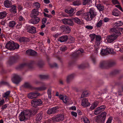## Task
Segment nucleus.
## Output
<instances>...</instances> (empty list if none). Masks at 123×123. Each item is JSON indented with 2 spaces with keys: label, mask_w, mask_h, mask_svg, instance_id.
Returning <instances> with one entry per match:
<instances>
[{
  "label": "nucleus",
  "mask_w": 123,
  "mask_h": 123,
  "mask_svg": "<svg viewBox=\"0 0 123 123\" xmlns=\"http://www.w3.org/2000/svg\"><path fill=\"white\" fill-rule=\"evenodd\" d=\"M38 108L35 109L31 111L29 110H26L22 111L19 114V118L21 121H25L30 118L31 116L34 115L37 113L38 110Z\"/></svg>",
  "instance_id": "f257e3e1"
},
{
  "label": "nucleus",
  "mask_w": 123,
  "mask_h": 123,
  "mask_svg": "<svg viewBox=\"0 0 123 123\" xmlns=\"http://www.w3.org/2000/svg\"><path fill=\"white\" fill-rule=\"evenodd\" d=\"M110 31L112 32V34L108 36L106 39L108 43H110L116 39L121 34V33L118 30L115 28H111Z\"/></svg>",
  "instance_id": "f03ea898"
},
{
  "label": "nucleus",
  "mask_w": 123,
  "mask_h": 123,
  "mask_svg": "<svg viewBox=\"0 0 123 123\" xmlns=\"http://www.w3.org/2000/svg\"><path fill=\"white\" fill-rule=\"evenodd\" d=\"M97 15V13L94 8H91L88 12L85 14V18L87 21H90L94 18Z\"/></svg>",
  "instance_id": "7ed1b4c3"
},
{
  "label": "nucleus",
  "mask_w": 123,
  "mask_h": 123,
  "mask_svg": "<svg viewBox=\"0 0 123 123\" xmlns=\"http://www.w3.org/2000/svg\"><path fill=\"white\" fill-rule=\"evenodd\" d=\"M116 64V62L112 60L104 61L100 63V67L102 68H107L108 67H112Z\"/></svg>",
  "instance_id": "20e7f679"
},
{
  "label": "nucleus",
  "mask_w": 123,
  "mask_h": 123,
  "mask_svg": "<svg viewBox=\"0 0 123 123\" xmlns=\"http://www.w3.org/2000/svg\"><path fill=\"white\" fill-rule=\"evenodd\" d=\"M5 47L8 49L13 50L18 48L19 45L17 43L14 42L13 41H10L6 43Z\"/></svg>",
  "instance_id": "39448f33"
},
{
  "label": "nucleus",
  "mask_w": 123,
  "mask_h": 123,
  "mask_svg": "<svg viewBox=\"0 0 123 123\" xmlns=\"http://www.w3.org/2000/svg\"><path fill=\"white\" fill-rule=\"evenodd\" d=\"M106 115L107 113L105 112H103L100 115L97 117L96 118V122L98 123H104Z\"/></svg>",
  "instance_id": "423d86ee"
},
{
  "label": "nucleus",
  "mask_w": 123,
  "mask_h": 123,
  "mask_svg": "<svg viewBox=\"0 0 123 123\" xmlns=\"http://www.w3.org/2000/svg\"><path fill=\"white\" fill-rule=\"evenodd\" d=\"M43 103L41 100L40 99H35L32 100L31 102V105L35 107L40 106Z\"/></svg>",
  "instance_id": "0eeeda50"
},
{
  "label": "nucleus",
  "mask_w": 123,
  "mask_h": 123,
  "mask_svg": "<svg viewBox=\"0 0 123 123\" xmlns=\"http://www.w3.org/2000/svg\"><path fill=\"white\" fill-rule=\"evenodd\" d=\"M12 80L13 83L18 84L21 81V79L19 75L16 74H14L13 75Z\"/></svg>",
  "instance_id": "6e6552de"
},
{
  "label": "nucleus",
  "mask_w": 123,
  "mask_h": 123,
  "mask_svg": "<svg viewBox=\"0 0 123 123\" xmlns=\"http://www.w3.org/2000/svg\"><path fill=\"white\" fill-rule=\"evenodd\" d=\"M61 20L64 25H69L70 26H72L74 25V23L72 19H71L65 18Z\"/></svg>",
  "instance_id": "1a4fd4ad"
},
{
  "label": "nucleus",
  "mask_w": 123,
  "mask_h": 123,
  "mask_svg": "<svg viewBox=\"0 0 123 123\" xmlns=\"http://www.w3.org/2000/svg\"><path fill=\"white\" fill-rule=\"evenodd\" d=\"M64 119V115L62 114L57 115L54 117V120L55 122H59L62 121Z\"/></svg>",
  "instance_id": "9d476101"
},
{
  "label": "nucleus",
  "mask_w": 123,
  "mask_h": 123,
  "mask_svg": "<svg viewBox=\"0 0 123 123\" xmlns=\"http://www.w3.org/2000/svg\"><path fill=\"white\" fill-rule=\"evenodd\" d=\"M40 94L37 92H31L28 95V98L30 99H32L37 98L39 96Z\"/></svg>",
  "instance_id": "9b49d317"
},
{
  "label": "nucleus",
  "mask_w": 123,
  "mask_h": 123,
  "mask_svg": "<svg viewBox=\"0 0 123 123\" xmlns=\"http://www.w3.org/2000/svg\"><path fill=\"white\" fill-rule=\"evenodd\" d=\"M60 27L62 30L66 33H69L70 32V27L68 26L62 25Z\"/></svg>",
  "instance_id": "f8f14e48"
},
{
  "label": "nucleus",
  "mask_w": 123,
  "mask_h": 123,
  "mask_svg": "<svg viewBox=\"0 0 123 123\" xmlns=\"http://www.w3.org/2000/svg\"><path fill=\"white\" fill-rule=\"evenodd\" d=\"M58 107H56L49 109L47 111V113L49 115L58 112Z\"/></svg>",
  "instance_id": "ddd939ff"
},
{
  "label": "nucleus",
  "mask_w": 123,
  "mask_h": 123,
  "mask_svg": "<svg viewBox=\"0 0 123 123\" xmlns=\"http://www.w3.org/2000/svg\"><path fill=\"white\" fill-rule=\"evenodd\" d=\"M27 31L29 32L34 33L36 32V28L33 26H26Z\"/></svg>",
  "instance_id": "4468645a"
},
{
  "label": "nucleus",
  "mask_w": 123,
  "mask_h": 123,
  "mask_svg": "<svg viewBox=\"0 0 123 123\" xmlns=\"http://www.w3.org/2000/svg\"><path fill=\"white\" fill-rule=\"evenodd\" d=\"M18 59V57L17 56H12L10 57L8 62V64L9 65H11L15 62Z\"/></svg>",
  "instance_id": "2eb2a0df"
},
{
  "label": "nucleus",
  "mask_w": 123,
  "mask_h": 123,
  "mask_svg": "<svg viewBox=\"0 0 123 123\" xmlns=\"http://www.w3.org/2000/svg\"><path fill=\"white\" fill-rule=\"evenodd\" d=\"M34 18H32L33 19H31L29 21V22L33 24H37L39 22L40 20L39 18L34 17Z\"/></svg>",
  "instance_id": "dca6fc26"
},
{
  "label": "nucleus",
  "mask_w": 123,
  "mask_h": 123,
  "mask_svg": "<svg viewBox=\"0 0 123 123\" xmlns=\"http://www.w3.org/2000/svg\"><path fill=\"white\" fill-rule=\"evenodd\" d=\"M38 12L37 9H34L31 12L30 16L31 18H34L38 15Z\"/></svg>",
  "instance_id": "f3484780"
},
{
  "label": "nucleus",
  "mask_w": 123,
  "mask_h": 123,
  "mask_svg": "<svg viewBox=\"0 0 123 123\" xmlns=\"http://www.w3.org/2000/svg\"><path fill=\"white\" fill-rule=\"evenodd\" d=\"M27 54L30 55L35 56L37 55V53L34 50L29 49L26 51Z\"/></svg>",
  "instance_id": "a211bd4d"
},
{
  "label": "nucleus",
  "mask_w": 123,
  "mask_h": 123,
  "mask_svg": "<svg viewBox=\"0 0 123 123\" xmlns=\"http://www.w3.org/2000/svg\"><path fill=\"white\" fill-rule=\"evenodd\" d=\"M68 39V37L66 35L62 36L58 38V40L61 42H64L66 41Z\"/></svg>",
  "instance_id": "6ab92c4d"
},
{
  "label": "nucleus",
  "mask_w": 123,
  "mask_h": 123,
  "mask_svg": "<svg viewBox=\"0 0 123 123\" xmlns=\"http://www.w3.org/2000/svg\"><path fill=\"white\" fill-rule=\"evenodd\" d=\"M81 105L83 106H89L90 104L88 102V100L86 98L83 99L81 102Z\"/></svg>",
  "instance_id": "aec40b11"
},
{
  "label": "nucleus",
  "mask_w": 123,
  "mask_h": 123,
  "mask_svg": "<svg viewBox=\"0 0 123 123\" xmlns=\"http://www.w3.org/2000/svg\"><path fill=\"white\" fill-rule=\"evenodd\" d=\"M109 49L106 48L105 49H102L101 51V55L103 56L105 55L110 53Z\"/></svg>",
  "instance_id": "412c9836"
},
{
  "label": "nucleus",
  "mask_w": 123,
  "mask_h": 123,
  "mask_svg": "<svg viewBox=\"0 0 123 123\" xmlns=\"http://www.w3.org/2000/svg\"><path fill=\"white\" fill-rule=\"evenodd\" d=\"M84 50L82 49H80L78 50L75 53H74L72 55V56L74 57H75L84 52Z\"/></svg>",
  "instance_id": "4be33fe9"
},
{
  "label": "nucleus",
  "mask_w": 123,
  "mask_h": 123,
  "mask_svg": "<svg viewBox=\"0 0 123 123\" xmlns=\"http://www.w3.org/2000/svg\"><path fill=\"white\" fill-rule=\"evenodd\" d=\"M43 86H42L37 88L36 89L39 91H43L46 90L47 89V87L46 84L43 83Z\"/></svg>",
  "instance_id": "5701e85b"
},
{
  "label": "nucleus",
  "mask_w": 123,
  "mask_h": 123,
  "mask_svg": "<svg viewBox=\"0 0 123 123\" xmlns=\"http://www.w3.org/2000/svg\"><path fill=\"white\" fill-rule=\"evenodd\" d=\"M4 4L5 6L9 8L11 7L12 6V4L11 2L8 0H5L4 1Z\"/></svg>",
  "instance_id": "b1692460"
},
{
  "label": "nucleus",
  "mask_w": 123,
  "mask_h": 123,
  "mask_svg": "<svg viewBox=\"0 0 123 123\" xmlns=\"http://www.w3.org/2000/svg\"><path fill=\"white\" fill-rule=\"evenodd\" d=\"M101 37L99 36H96V37L95 44L98 46L100 44Z\"/></svg>",
  "instance_id": "393cba45"
},
{
  "label": "nucleus",
  "mask_w": 123,
  "mask_h": 123,
  "mask_svg": "<svg viewBox=\"0 0 123 123\" xmlns=\"http://www.w3.org/2000/svg\"><path fill=\"white\" fill-rule=\"evenodd\" d=\"M73 20L75 23L81 25L82 23V21L78 18L76 17L73 18Z\"/></svg>",
  "instance_id": "a878e982"
},
{
  "label": "nucleus",
  "mask_w": 123,
  "mask_h": 123,
  "mask_svg": "<svg viewBox=\"0 0 123 123\" xmlns=\"http://www.w3.org/2000/svg\"><path fill=\"white\" fill-rule=\"evenodd\" d=\"M96 6L100 12L103 11L104 9V6L102 4H97L96 5Z\"/></svg>",
  "instance_id": "bb28decb"
},
{
  "label": "nucleus",
  "mask_w": 123,
  "mask_h": 123,
  "mask_svg": "<svg viewBox=\"0 0 123 123\" xmlns=\"http://www.w3.org/2000/svg\"><path fill=\"white\" fill-rule=\"evenodd\" d=\"M123 25V23L121 21H118L113 24V26L114 27H117L122 26Z\"/></svg>",
  "instance_id": "cd10ccee"
},
{
  "label": "nucleus",
  "mask_w": 123,
  "mask_h": 123,
  "mask_svg": "<svg viewBox=\"0 0 123 123\" xmlns=\"http://www.w3.org/2000/svg\"><path fill=\"white\" fill-rule=\"evenodd\" d=\"M74 74H71L68 75L67 78V81L69 83L74 78Z\"/></svg>",
  "instance_id": "c85d7f7f"
},
{
  "label": "nucleus",
  "mask_w": 123,
  "mask_h": 123,
  "mask_svg": "<svg viewBox=\"0 0 123 123\" xmlns=\"http://www.w3.org/2000/svg\"><path fill=\"white\" fill-rule=\"evenodd\" d=\"M19 40L21 42L25 43L29 42V40L27 38L24 37H20L19 38Z\"/></svg>",
  "instance_id": "c756f323"
},
{
  "label": "nucleus",
  "mask_w": 123,
  "mask_h": 123,
  "mask_svg": "<svg viewBox=\"0 0 123 123\" xmlns=\"http://www.w3.org/2000/svg\"><path fill=\"white\" fill-rule=\"evenodd\" d=\"M16 6L14 5L12 6L10 10V11L13 13H15L16 12L17 10L16 8Z\"/></svg>",
  "instance_id": "7c9ffc66"
},
{
  "label": "nucleus",
  "mask_w": 123,
  "mask_h": 123,
  "mask_svg": "<svg viewBox=\"0 0 123 123\" xmlns=\"http://www.w3.org/2000/svg\"><path fill=\"white\" fill-rule=\"evenodd\" d=\"M99 102L97 101H96L94 102L93 105L90 107V108L91 110H93L94 109L98 104Z\"/></svg>",
  "instance_id": "2f4dec72"
},
{
  "label": "nucleus",
  "mask_w": 123,
  "mask_h": 123,
  "mask_svg": "<svg viewBox=\"0 0 123 123\" xmlns=\"http://www.w3.org/2000/svg\"><path fill=\"white\" fill-rule=\"evenodd\" d=\"M33 7L36 8V9H38L39 8L40 6V4L36 2H35L33 3Z\"/></svg>",
  "instance_id": "473e14b6"
},
{
  "label": "nucleus",
  "mask_w": 123,
  "mask_h": 123,
  "mask_svg": "<svg viewBox=\"0 0 123 123\" xmlns=\"http://www.w3.org/2000/svg\"><path fill=\"white\" fill-rule=\"evenodd\" d=\"M7 14L6 12H3L0 13V18L1 19L5 17Z\"/></svg>",
  "instance_id": "72a5a7b5"
},
{
  "label": "nucleus",
  "mask_w": 123,
  "mask_h": 123,
  "mask_svg": "<svg viewBox=\"0 0 123 123\" xmlns=\"http://www.w3.org/2000/svg\"><path fill=\"white\" fill-rule=\"evenodd\" d=\"M44 64V62L41 60L38 61L37 63V66L40 68L42 67Z\"/></svg>",
  "instance_id": "f704fd0d"
},
{
  "label": "nucleus",
  "mask_w": 123,
  "mask_h": 123,
  "mask_svg": "<svg viewBox=\"0 0 123 123\" xmlns=\"http://www.w3.org/2000/svg\"><path fill=\"white\" fill-rule=\"evenodd\" d=\"M42 117V115L41 113L38 114L36 116V119L37 121H39L41 120Z\"/></svg>",
  "instance_id": "c9c22d12"
},
{
  "label": "nucleus",
  "mask_w": 123,
  "mask_h": 123,
  "mask_svg": "<svg viewBox=\"0 0 123 123\" xmlns=\"http://www.w3.org/2000/svg\"><path fill=\"white\" fill-rule=\"evenodd\" d=\"M68 43H73L74 42L75 40L74 37L70 36L68 38Z\"/></svg>",
  "instance_id": "e433bc0d"
},
{
  "label": "nucleus",
  "mask_w": 123,
  "mask_h": 123,
  "mask_svg": "<svg viewBox=\"0 0 123 123\" xmlns=\"http://www.w3.org/2000/svg\"><path fill=\"white\" fill-rule=\"evenodd\" d=\"M101 112H102L101 111L98 107L95 110L94 113L95 115H97L100 113Z\"/></svg>",
  "instance_id": "4c0bfd02"
},
{
  "label": "nucleus",
  "mask_w": 123,
  "mask_h": 123,
  "mask_svg": "<svg viewBox=\"0 0 123 123\" xmlns=\"http://www.w3.org/2000/svg\"><path fill=\"white\" fill-rule=\"evenodd\" d=\"M10 91H8L2 95L3 97L5 98L6 99H7L8 96L10 95Z\"/></svg>",
  "instance_id": "58836bf2"
},
{
  "label": "nucleus",
  "mask_w": 123,
  "mask_h": 123,
  "mask_svg": "<svg viewBox=\"0 0 123 123\" xmlns=\"http://www.w3.org/2000/svg\"><path fill=\"white\" fill-rule=\"evenodd\" d=\"M16 24V22L13 21H11L9 22L8 26L11 27H13Z\"/></svg>",
  "instance_id": "ea45409f"
},
{
  "label": "nucleus",
  "mask_w": 123,
  "mask_h": 123,
  "mask_svg": "<svg viewBox=\"0 0 123 123\" xmlns=\"http://www.w3.org/2000/svg\"><path fill=\"white\" fill-rule=\"evenodd\" d=\"M52 90L51 88L47 90V94L48 95V97L50 99H51L52 96H51V92Z\"/></svg>",
  "instance_id": "a19ab883"
},
{
  "label": "nucleus",
  "mask_w": 123,
  "mask_h": 123,
  "mask_svg": "<svg viewBox=\"0 0 123 123\" xmlns=\"http://www.w3.org/2000/svg\"><path fill=\"white\" fill-rule=\"evenodd\" d=\"M81 120L84 122V123H90L88 119L86 117H84L81 119Z\"/></svg>",
  "instance_id": "79ce46f5"
},
{
  "label": "nucleus",
  "mask_w": 123,
  "mask_h": 123,
  "mask_svg": "<svg viewBox=\"0 0 123 123\" xmlns=\"http://www.w3.org/2000/svg\"><path fill=\"white\" fill-rule=\"evenodd\" d=\"M120 14V12L118 10L114 11L112 12V15L115 16H118Z\"/></svg>",
  "instance_id": "37998d69"
},
{
  "label": "nucleus",
  "mask_w": 123,
  "mask_h": 123,
  "mask_svg": "<svg viewBox=\"0 0 123 123\" xmlns=\"http://www.w3.org/2000/svg\"><path fill=\"white\" fill-rule=\"evenodd\" d=\"M39 77L41 79H46L49 78V76L47 75H39Z\"/></svg>",
  "instance_id": "c03bdc74"
},
{
  "label": "nucleus",
  "mask_w": 123,
  "mask_h": 123,
  "mask_svg": "<svg viewBox=\"0 0 123 123\" xmlns=\"http://www.w3.org/2000/svg\"><path fill=\"white\" fill-rule=\"evenodd\" d=\"M81 4V2L80 0H77L73 2V4L75 6H79Z\"/></svg>",
  "instance_id": "a18cd8bd"
},
{
  "label": "nucleus",
  "mask_w": 123,
  "mask_h": 123,
  "mask_svg": "<svg viewBox=\"0 0 123 123\" xmlns=\"http://www.w3.org/2000/svg\"><path fill=\"white\" fill-rule=\"evenodd\" d=\"M89 94L88 92L87 91L84 92L81 95V98H83L84 97H87Z\"/></svg>",
  "instance_id": "49530a36"
},
{
  "label": "nucleus",
  "mask_w": 123,
  "mask_h": 123,
  "mask_svg": "<svg viewBox=\"0 0 123 123\" xmlns=\"http://www.w3.org/2000/svg\"><path fill=\"white\" fill-rule=\"evenodd\" d=\"M24 87L26 88H30L31 87V86L30 83L28 82H26L24 85Z\"/></svg>",
  "instance_id": "de8ad7c7"
},
{
  "label": "nucleus",
  "mask_w": 123,
  "mask_h": 123,
  "mask_svg": "<svg viewBox=\"0 0 123 123\" xmlns=\"http://www.w3.org/2000/svg\"><path fill=\"white\" fill-rule=\"evenodd\" d=\"M83 12L82 11H79L76 13V15L78 16H82L83 15Z\"/></svg>",
  "instance_id": "09e8293b"
},
{
  "label": "nucleus",
  "mask_w": 123,
  "mask_h": 123,
  "mask_svg": "<svg viewBox=\"0 0 123 123\" xmlns=\"http://www.w3.org/2000/svg\"><path fill=\"white\" fill-rule=\"evenodd\" d=\"M98 107L102 112L105 110L106 106L104 105H101Z\"/></svg>",
  "instance_id": "8fccbe9b"
},
{
  "label": "nucleus",
  "mask_w": 123,
  "mask_h": 123,
  "mask_svg": "<svg viewBox=\"0 0 123 123\" xmlns=\"http://www.w3.org/2000/svg\"><path fill=\"white\" fill-rule=\"evenodd\" d=\"M0 84L1 85H7L8 86H10V84L7 82L5 81H4L0 82Z\"/></svg>",
  "instance_id": "3c124183"
},
{
  "label": "nucleus",
  "mask_w": 123,
  "mask_h": 123,
  "mask_svg": "<svg viewBox=\"0 0 123 123\" xmlns=\"http://www.w3.org/2000/svg\"><path fill=\"white\" fill-rule=\"evenodd\" d=\"M102 24V21L101 20H100L97 23L96 26L97 27H100L101 26Z\"/></svg>",
  "instance_id": "603ef678"
},
{
  "label": "nucleus",
  "mask_w": 123,
  "mask_h": 123,
  "mask_svg": "<svg viewBox=\"0 0 123 123\" xmlns=\"http://www.w3.org/2000/svg\"><path fill=\"white\" fill-rule=\"evenodd\" d=\"M90 37L91 38V42H92L93 41L95 37V35L94 34H91L90 35Z\"/></svg>",
  "instance_id": "864d4df0"
},
{
  "label": "nucleus",
  "mask_w": 123,
  "mask_h": 123,
  "mask_svg": "<svg viewBox=\"0 0 123 123\" xmlns=\"http://www.w3.org/2000/svg\"><path fill=\"white\" fill-rule=\"evenodd\" d=\"M8 105V104H5L3 105L2 106L1 109V111H3L5 109H6Z\"/></svg>",
  "instance_id": "5fc2aeb1"
},
{
  "label": "nucleus",
  "mask_w": 123,
  "mask_h": 123,
  "mask_svg": "<svg viewBox=\"0 0 123 123\" xmlns=\"http://www.w3.org/2000/svg\"><path fill=\"white\" fill-rule=\"evenodd\" d=\"M67 49V47L66 46H62L60 48V50L63 51H65V50H66Z\"/></svg>",
  "instance_id": "6e6d98bb"
},
{
  "label": "nucleus",
  "mask_w": 123,
  "mask_h": 123,
  "mask_svg": "<svg viewBox=\"0 0 123 123\" xmlns=\"http://www.w3.org/2000/svg\"><path fill=\"white\" fill-rule=\"evenodd\" d=\"M90 1L91 0H83L82 3L83 5H85L90 2Z\"/></svg>",
  "instance_id": "4d7b16f0"
},
{
  "label": "nucleus",
  "mask_w": 123,
  "mask_h": 123,
  "mask_svg": "<svg viewBox=\"0 0 123 123\" xmlns=\"http://www.w3.org/2000/svg\"><path fill=\"white\" fill-rule=\"evenodd\" d=\"M64 98L63 100V102L65 103H66L68 102V98L66 97H64Z\"/></svg>",
  "instance_id": "13d9d810"
},
{
  "label": "nucleus",
  "mask_w": 123,
  "mask_h": 123,
  "mask_svg": "<svg viewBox=\"0 0 123 123\" xmlns=\"http://www.w3.org/2000/svg\"><path fill=\"white\" fill-rule=\"evenodd\" d=\"M54 119V117H53L52 118L49 119L48 120V123H52L53 122H55Z\"/></svg>",
  "instance_id": "bf43d9fd"
},
{
  "label": "nucleus",
  "mask_w": 123,
  "mask_h": 123,
  "mask_svg": "<svg viewBox=\"0 0 123 123\" xmlns=\"http://www.w3.org/2000/svg\"><path fill=\"white\" fill-rule=\"evenodd\" d=\"M85 28L87 29L90 30H92L93 28V27L91 25H86L85 26Z\"/></svg>",
  "instance_id": "052dcab7"
},
{
  "label": "nucleus",
  "mask_w": 123,
  "mask_h": 123,
  "mask_svg": "<svg viewBox=\"0 0 123 123\" xmlns=\"http://www.w3.org/2000/svg\"><path fill=\"white\" fill-rule=\"evenodd\" d=\"M111 1L113 4H119V2L117 0H112Z\"/></svg>",
  "instance_id": "680f3d73"
},
{
  "label": "nucleus",
  "mask_w": 123,
  "mask_h": 123,
  "mask_svg": "<svg viewBox=\"0 0 123 123\" xmlns=\"http://www.w3.org/2000/svg\"><path fill=\"white\" fill-rule=\"evenodd\" d=\"M112 119V117H109L107 120L106 123H111V121Z\"/></svg>",
  "instance_id": "e2e57ef3"
},
{
  "label": "nucleus",
  "mask_w": 123,
  "mask_h": 123,
  "mask_svg": "<svg viewBox=\"0 0 123 123\" xmlns=\"http://www.w3.org/2000/svg\"><path fill=\"white\" fill-rule=\"evenodd\" d=\"M43 13L44 16L46 17H48L49 18H51L52 17V16L50 15H49L48 14H47L45 12H43Z\"/></svg>",
  "instance_id": "0e129e2a"
},
{
  "label": "nucleus",
  "mask_w": 123,
  "mask_h": 123,
  "mask_svg": "<svg viewBox=\"0 0 123 123\" xmlns=\"http://www.w3.org/2000/svg\"><path fill=\"white\" fill-rule=\"evenodd\" d=\"M115 6L122 12L123 11L122 8L120 5H116Z\"/></svg>",
  "instance_id": "69168bd1"
},
{
  "label": "nucleus",
  "mask_w": 123,
  "mask_h": 123,
  "mask_svg": "<svg viewBox=\"0 0 123 123\" xmlns=\"http://www.w3.org/2000/svg\"><path fill=\"white\" fill-rule=\"evenodd\" d=\"M27 64L26 63H24L20 65L19 66V67L20 68H23L25 66H26Z\"/></svg>",
  "instance_id": "338daca9"
},
{
  "label": "nucleus",
  "mask_w": 123,
  "mask_h": 123,
  "mask_svg": "<svg viewBox=\"0 0 123 123\" xmlns=\"http://www.w3.org/2000/svg\"><path fill=\"white\" fill-rule=\"evenodd\" d=\"M71 114L73 116H74L75 117H76L77 115V113L74 111H72L71 112Z\"/></svg>",
  "instance_id": "774afa93"
}]
</instances>
